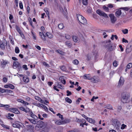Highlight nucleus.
Masks as SVG:
<instances>
[{
  "instance_id": "obj_19",
  "label": "nucleus",
  "mask_w": 132,
  "mask_h": 132,
  "mask_svg": "<svg viewBox=\"0 0 132 132\" xmlns=\"http://www.w3.org/2000/svg\"><path fill=\"white\" fill-rule=\"evenodd\" d=\"M83 77L84 78V79H88L89 80H92V79H91V78H90L89 76V74L88 75H85Z\"/></svg>"
},
{
  "instance_id": "obj_28",
  "label": "nucleus",
  "mask_w": 132,
  "mask_h": 132,
  "mask_svg": "<svg viewBox=\"0 0 132 132\" xmlns=\"http://www.w3.org/2000/svg\"><path fill=\"white\" fill-rule=\"evenodd\" d=\"M14 116V115L13 114H10L9 113L7 114V115H6V117L8 119H9V118H10L11 117H13Z\"/></svg>"
},
{
  "instance_id": "obj_4",
  "label": "nucleus",
  "mask_w": 132,
  "mask_h": 132,
  "mask_svg": "<svg viewBox=\"0 0 132 132\" xmlns=\"http://www.w3.org/2000/svg\"><path fill=\"white\" fill-rule=\"evenodd\" d=\"M112 125L115 127L116 129L119 130L120 129L121 123L117 119H112Z\"/></svg>"
},
{
  "instance_id": "obj_56",
  "label": "nucleus",
  "mask_w": 132,
  "mask_h": 132,
  "mask_svg": "<svg viewBox=\"0 0 132 132\" xmlns=\"http://www.w3.org/2000/svg\"><path fill=\"white\" fill-rule=\"evenodd\" d=\"M40 37L44 41H45L46 40V39L45 38V36L44 34L43 35H42V36H40Z\"/></svg>"
},
{
  "instance_id": "obj_51",
  "label": "nucleus",
  "mask_w": 132,
  "mask_h": 132,
  "mask_svg": "<svg viewBox=\"0 0 132 132\" xmlns=\"http://www.w3.org/2000/svg\"><path fill=\"white\" fill-rule=\"evenodd\" d=\"M31 33L32 34V36L33 39L34 40H36V38L35 35L34 34L33 32L32 31L31 32Z\"/></svg>"
},
{
  "instance_id": "obj_29",
  "label": "nucleus",
  "mask_w": 132,
  "mask_h": 132,
  "mask_svg": "<svg viewBox=\"0 0 132 132\" xmlns=\"http://www.w3.org/2000/svg\"><path fill=\"white\" fill-rule=\"evenodd\" d=\"M65 100L66 102L69 103H71L72 102V100L68 97L65 98Z\"/></svg>"
},
{
  "instance_id": "obj_57",
  "label": "nucleus",
  "mask_w": 132,
  "mask_h": 132,
  "mask_svg": "<svg viewBox=\"0 0 132 132\" xmlns=\"http://www.w3.org/2000/svg\"><path fill=\"white\" fill-rule=\"evenodd\" d=\"M22 68L23 69H24L25 70H27L28 69L27 65L25 64L23 66Z\"/></svg>"
},
{
  "instance_id": "obj_30",
  "label": "nucleus",
  "mask_w": 132,
  "mask_h": 132,
  "mask_svg": "<svg viewBox=\"0 0 132 132\" xmlns=\"http://www.w3.org/2000/svg\"><path fill=\"white\" fill-rule=\"evenodd\" d=\"M61 69L63 71H65L66 70V68L64 65H62L60 67Z\"/></svg>"
},
{
  "instance_id": "obj_47",
  "label": "nucleus",
  "mask_w": 132,
  "mask_h": 132,
  "mask_svg": "<svg viewBox=\"0 0 132 132\" xmlns=\"http://www.w3.org/2000/svg\"><path fill=\"white\" fill-rule=\"evenodd\" d=\"M127 46L132 49V43L131 42H129Z\"/></svg>"
},
{
  "instance_id": "obj_6",
  "label": "nucleus",
  "mask_w": 132,
  "mask_h": 132,
  "mask_svg": "<svg viewBox=\"0 0 132 132\" xmlns=\"http://www.w3.org/2000/svg\"><path fill=\"white\" fill-rule=\"evenodd\" d=\"M12 126L14 127L17 128L19 129L22 127V126L21 125L22 123L17 121H15L14 123L12 122Z\"/></svg>"
},
{
  "instance_id": "obj_54",
  "label": "nucleus",
  "mask_w": 132,
  "mask_h": 132,
  "mask_svg": "<svg viewBox=\"0 0 132 132\" xmlns=\"http://www.w3.org/2000/svg\"><path fill=\"white\" fill-rule=\"evenodd\" d=\"M113 64L114 67H116L118 65L117 61L116 60L114 61L113 63Z\"/></svg>"
},
{
  "instance_id": "obj_49",
  "label": "nucleus",
  "mask_w": 132,
  "mask_h": 132,
  "mask_svg": "<svg viewBox=\"0 0 132 132\" xmlns=\"http://www.w3.org/2000/svg\"><path fill=\"white\" fill-rule=\"evenodd\" d=\"M0 47L2 50H4L5 49V46L3 43L0 45Z\"/></svg>"
},
{
  "instance_id": "obj_17",
  "label": "nucleus",
  "mask_w": 132,
  "mask_h": 132,
  "mask_svg": "<svg viewBox=\"0 0 132 132\" xmlns=\"http://www.w3.org/2000/svg\"><path fill=\"white\" fill-rule=\"evenodd\" d=\"M121 10H119L116 12L115 15L117 17H119V16L121 14Z\"/></svg>"
},
{
  "instance_id": "obj_8",
  "label": "nucleus",
  "mask_w": 132,
  "mask_h": 132,
  "mask_svg": "<svg viewBox=\"0 0 132 132\" xmlns=\"http://www.w3.org/2000/svg\"><path fill=\"white\" fill-rule=\"evenodd\" d=\"M97 13L100 16H102L105 18H108L107 14L100 10H98L96 11Z\"/></svg>"
},
{
  "instance_id": "obj_35",
  "label": "nucleus",
  "mask_w": 132,
  "mask_h": 132,
  "mask_svg": "<svg viewBox=\"0 0 132 132\" xmlns=\"http://www.w3.org/2000/svg\"><path fill=\"white\" fill-rule=\"evenodd\" d=\"M121 31L124 34H126L128 33V30L127 29H125L123 30H122Z\"/></svg>"
},
{
  "instance_id": "obj_25",
  "label": "nucleus",
  "mask_w": 132,
  "mask_h": 132,
  "mask_svg": "<svg viewBox=\"0 0 132 132\" xmlns=\"http://www.w3.org/2000/svg\"><path fill=\"white\" fill-rule=\"evenodd\" d=\"M23 80L25 82H28L29 81V79L28 77H23Z\"/></svg>"
},
{
  "instance_id": "obj_32",
  "label": "nucleus",
  "mask_w": 132,
  "mask_h": 132,
  "mask_svg": "<svg viewBox=\"0 0 132 132\" xmlns=\"http://www.w3.org/2000/svg\"><path fill=\"white\" fill-rule=\"evenodd\" d=\"M103 9L106 12H109V8L108 7H106V6L104 5L103 6Z\"/></svg>"
},
{
  "instance_id": "obj_20",
  "label": "nucleus",
  "mask_w": 132,
  "mask_h": 132,
  "mask_svg": "<svg viewBox=\"0 0 132 132\" xmlns=\"http://www.w3.org/2000/svg\"><path fill=\"white\" fill-rule=\"evenodd\" d=\"M65 44L66 45L69 47H70L72 46V44L70 41H68L66 42Z\"/></svg>"
},
{
  "instance_id": "obj_1",
  "label": "nucleus",
  "mask_w": 132,
  "mask_h": 132,
  "mask_svg": "<svg viewBox=\"0 0 132 132\" xmlns=\"http://www.w3.org/2000/svg\"><path fill=\"white\" fill-rule=\"evenodd\" d=\"M105 47L108 51H112L115 49L116 46L113 45V43L111 42L110 40L105 41Z\"/></svg>"
},
{
  "instance_id": "obj_50",
  "label": "nucleus",
  "mask_w": 132,
  "mask_h": 132,
  "mask_svg": "<svg viewBox=\"0 0 132 132\" xmlns=\"http://www.w3.org/2000/svg\"><path fill=\"white\" fill-rule=\"evenodd\" d=\"M126 127H127V126L126 125L123 124L121 125V129L122 130L123 129Z\"/></svg>"
},
{
  "instance_id": "obj_18",
  "label": "nucleus",
  "mask_w": 132,
  "mask_h": 132,
  "mask_svg": "<svg viewBox=\"0 0 132 132\" xmlns=\"http://www.w3.org/2000/svg\"><path fill=\"white\" fill-rule=\"evenodd\" d=\"M46 35L48 38H52L53 37V35L49 32H46Z\"/></svg>"
},
{
  "instance_id": "obj_52",
  "label": "nucleus",
  "mask_w": 132,
  "mask_h": 132,
  "mask_svg": "<svg viewBox=\"0 0 132 132\" xmlns=\"http://www.w3.org/2000/svg\"><path fill=\"white\" fill-rule=\"evenodd\" d=\"M6 89L0 88V92L2 93H5Z\"/></svg>"
},
{
  "instance_id": "obj_39",
  "label": "nucleus",
  "mask_w": 132,
  "mask_h": 132,
  "mask_svg": "<svg viewBox=\"0 0 132 132\" xmlns=\"http://www.w3.org/2000/svg\"><path fill=\"white\" fill-rule=\"evenodd\" d=\"M56 115L57 116H59L60 118H61L62 120L64 119V118L63 117V115H61L60 113H58L56 114Z\"/></svg>"
},
{
  "instance_id": "obj_10",
  "label": "nucleus",
  "mask_w": 132,
  "mask_h": 132,
  "mask_svg": "<svg viewBox=\"0 0 132 132\" xmlns=\"http://www.w3.org/2000/svg\"><path fill=\"white\" fill-rule=\"evenodd\" d=\"M91 79L92 82L94 83L98 82L99 80V77L96 76H93Z\"/></svg>"
},
{
  "instance_id": "obj_26",
  "label": "nucleus",
  "mask_w": 132,
  "mask_h": 132,
  "mask_svg": "<svg viewBox=\"0 0 132 132\" xmlns=\"http://www.w3.org/2000/svg\"><path fill=\"white\" fill-rule=\"evenodd\" d=\"M105 108L108 109L113 110L112 106L110 105H106Z\"/></svg>"
},
{
  "instance_id": "obj_59",
  "label": "nucleus",
  "mask_w": 132,
  "mask_h": 132,
  "mask_svg": "<svg viewBox=\"0 0 132 132\" xmlns=\"http://www.w3.org/2000/svg\"><path fill=\"white\" fill-rule=\"evenodd\" d=\"M61 82L64 84H65L66 83V81L63 78H62V80H61Z\"/></svg>"
},
{
  "instance_id": "obj_15",
  "label": "nucleus",
  "mask_w": 132,
  "mask_h": 132,
  "mask_svg": "<svg viewBox=\"0 0 132 132\" xmlns=\"http://www.w3.org/2000/svg\"><path fill=\"white\" fill-rule=\"evenodd\" d=\"M12 112L16 114H18L20 113V111L16 108H12Z\"/></svg>"
},
{
  "instance_id": "obj_34",
  "label": "nucleus",
  "mask_w": 132,
  "mask_h": 132,
  "mask_svg": "<svg viewBox=\"0 0 132 132\" xmlns=\"http://www.w3.org/2000/svg\"><path fill=\"white\" fill-rule=\"evenodd\" d=\"M88 0H82V2L83 5H86L88 4Z\"/></svg>"
},
{
  "instance_id": "obj_7",
  "label": "nucleus",
  "mask_w": 132,
  "mask_h": 132,
  "mask_svg": "<svg viewBox=\"0 0 132 132\" xmlns=\"http://www.w3.org/2000/svg\"><path fill=\"white\" fill-rule=\"evenodd\" d=\"M124 78L121 77L119 81L118 84L117 85V87L119 88L122 86L124 84Z\"/></svg>"
},
{
  "instance_id": "obj_58",
  "label": "nucleus",
  "mask_w": 132,
  "mask_h": 132,
  "mask_svg": "<svg viewBox=\"0 0 132 132\" xmlns=\"http://www.w3.org/2000/svg\"><path fill=\"white\" fill-rule=\"evenodd\" d=\"M122 42L123 43H128V41L125 38H123L122 39Z\"/></svg>"
},
{
  "instance_id": "obj_14",
  "label": "nucleus",
  "mask_w": 132,
  "mask_h": 132,
  "mask_svg": "<svg viewBox=\"0 0 132 132\" xmlns=\"http://www.w3.org/2000/svg\"><path fill=\"white\" fill-rule=\"evenodd\" d=\"M37 104L38 105H37V106L38 105L39 106L41 107L44 108L46 111H47L48 110L47 108L45 105L40 103H38V104Z\"/></svg>"
},
{
  "instance_id": "obj_23",
  "label": "nucleus",
  "mask_w": 132,
  "mask_h": 132,
  "mask_svg": "<svg viewBox=\"0 0 132 132\" xmlns=\"http://www.w3.org/2000/svg\"><path fill=\"white\" fill-rule=\"evenodd\" d=\"M30 115L31 117L35 119L36 117H37L31 111V110H30Z\"/></svg>"
},
{
  "instance_id": "obj_36",
  "label": "nucleus",
  "mask_w": 132,
  "mask_h": 132,
  "mask_svg": "<svg viewBox=\"0 0 132 132\" xmlns=\"http://www.w3.org/2000/svg\"><path fill=\"white\" fill-rule=\"evenodd\" d=\"M127 68L129 69H130L132 67V63H129L127 66Z\"/></svg>"
},
{
  "instance_id": "obj_41",
  "label": "nucleus",
  "mask_w": 132,
  "mask_h": 132,
  "mask_svg": "<svg viewBox=\"0 0 132 132\" xmlns=\"http://www.w3.org/2000/svg\"><path fill=\"white\" fill-rule=\"evenodd\" d=\"M56 85L58 88L62 89L61 87H62V86L61 84H60V83L57 82Z\"/></svg>"
},
{
  "instance_id": "obj_2",
  "label": "nucleus",
  "mask_w": 132,
  "mask_h": 132,
  "mask_svg": "<svg viewBox=\"0 0 132 132\" xmlns=\"http://www.w3.org/2000/svg\"><path fill=\"white\" fill-rule=\"evenodd\" d=\"M44 123L41 121H39L36 127L39 129L42 128V130L40 132H48V128L44 125Z\"/></svg>"
},
{
  "instance_id": "obj_45",
  "label": "nucleus",
  "mask_w": 132,
  "mask_h": 132,
  "mask_svg": "<svg viewBox=\"0 0 132 132\" xmlns=\"http://www.w3.org/2000/svg\"><path fill=\"white\" fill-rule=\"evenodd\" d=\"M66 93H67V96H68L71 95L72 94V93L71 92L69 91V90H67L66 91Z\"/></svg>"
},
{
  "instance_id": "obj_43",
  "label": "nucleus",
  "mask_w": 132,
  "mask_h": 132,
  "mask_svg": "<svg viewBox=\"0 0 132 132\" xmlns=\"http://www.w3.org/2000/svg\"><path fill=\"white\" fill-rule=\"evenodd\" d=\"M73 63L74 64L77 65L79 63V61L77 60L76 59L73 61Z\"/></svg>"
},
{
  "instance_id": "obj_5",
  "label": "nucleus",
  "mask_w": 132,
  "mask_h": 132,
  "mask_svg": "<svg viewBox=\"0 0 132 132\" xmlns=\"http://www.w3.org/2000/svg\"><path fill=\"white\" fill-rule=\"evenodd\" d=\"M77 17L79 22L82 24L86 25L87 23V20L81 15L79 14H77Z\"/></svg>"
},
{
  "instance_id": "obj_3",
  "label": "nucleus",
  "mask_w": 132,
  "mask_h": 132,
  "mask_svg": "<svg viewBox=\"0 0 132 132\" xmlns=\"http://www.w3.org/2000/svg\"><path fill=\"white\" fill-rule=\"evenodd\" d=\"M130 96V95L129 93L127 92H123L121 94V101L123 103H127Z\"/></svg>"
},
{
  "instance_id": "obj_13",
  "label": "nucleus",
  "mask_w": 132,
  "mask_h": 132,
  "mask_svg": "<svg viewBox=\"0 0 132 132\" xmlns=\"http://www.w3.org/2000/svg\"><path fill=\"white\" fill-rule=\"evenodd\" d=\"M13 65L14 67V68L16 69L19 67L21 65L20 63L18 61H14L13 62Z\"/></svg>"
},
{
  "instance_id": "obj_42",
  "label": "nucleus",
  "mask_w": 132,
  "mask_h": 132,
  "mask_svg": "<svg viewBox=\"0 0 132 132\" xmlns=\"http://www.w3.org/2000/svg\"><path fill=\"white\" fill-rule=\"evenodd\" d=\"M29 120L32 123L34 124L36 123V121L34 119H29Z\"/></svg>"
},
{
  "instance_id": "obj_48",
  "label": "nucleus",
  "mask_w": 132,
  "mask_h": 132,
  "mask_svg": "<svg viewBox=\"0 0 132 132\" xmlns=\"http://www.w3.org/2000/svg\"><path fill=\"white\" fill-rule=\"evenodd\" d=\"M19 7L20 9H23V5H22V3L21 1L19 2Z\"/></svg>"
},
{
  "instance_id": "obj_31",
  "label": "nucleus",
  "mask_w": 132,
  "mask_h": 132,
  "mask_svg": "<svg viewBox=\"0 0 132 132\" xmlns=\"http://www.w3.org/2000/svg\"><path fill=\"white\" fill-rule=\"evenodd\" d=\"M56 52L59 53H60L61 55H64V53L62 51L60 50H56Z\"/></svg>"
},
{
  "instance_id": "obj_9",
  "label": "nucleus",
  "mask_w": 132,
  "mask_h": 132,
  "mask_svg": "<svg viewBox=\"0 0 132 132\" xmlns=\"http://www.w3.org/2000/svg\"><path fill=\"white\" fill-rule=\"evenodd\" d=\"M109 16L110 18L111 21L112 23H114L117 20L116 18L115 17L113 14H109Z\"/></svg>"
},
{
  "instance_id": "obj_53",
  "label": "nucleus",
  "mask_w": 132,
  "mask_h": 132,
  "mask_svg": "<svg viewBox=\"0 0 132 132\" xmlns=\"http://www.w3.org/2000/svg\"><path fill=\"white\" fill-rule=\"evenodd\" d=\"M21 103L25 105H28L29 104L27 102H25L23 100V101H21Z\"/></svg>"
},
{
  "instance_id": "obj_27",
  "label": "nucleus",
  "mask_w": 132,
  "mask_h": 132,
  "mask_svg": "<svg viewBox=\"0 0 132 132\" xmlns=\"http://www.w3.org/2000/svg\"><path fill=\"white\" fill-rule=\"evenodd\" d=\"M132 50V49L128 47V46H127V48L126 50V52L127 53H129Z\"/></svg>"
},
{
  "instance_id": "obj_44",
  "label": "nucleus",
  "mask_w": 132,
  "mask_h": 132,
  "mask_svg": "<svg viewBox=\"0 0 132 132\" xmlns=\"http://www.w3.org/2000/svg\"><path fill=\"white\" fill-rule=\"evenodd\" d=\"M9 87L12 89H13L14 88V86L11 84H9Z\"/></svg>"
},
{
  "instance_id": "obj_60",
  "label": "nucleus",
  "mask_w": 132,
  "mask_h": 132,
  "mask_svg": "<svg viewBox=\"0 0 132 132\" xmlns=\"http://www.w3.org/2000/svg\"><path fill=\"white\" fill-rule=\"evenodd\" d=\"M81 100V98H79L76 101V103L77 104H79V103L80 102V100Z\"/></svg>"
},
{
  "instance_id": "obj_46",
  "label": "nucleus",
  "mask_w": 132,
  "mask_h": 132,
  "mask_svg": "<svg viewBox=\"0 0 132 132\" xmlns=\"http://www.w3.org/2000/svg\"><path fill=\"white\" fill-rule=\"evenodd\" d=\"M43 64L44 65H45L46 67H50V66L49 64H47L46 62H43Z\"/></svg>"
},
{
  "instance_id": "obj_21",
  "label": "nucleus",
  "mask_w": 132,
  "mask_h": 132,
  "mask_svg": "<svg viewBox=\"0 0 132 132\" xmlns=\"http://www.w3.org/2000/svg\"><path fill=\"white\" fill-rule=\"evenodd\" d=\"M2 61H2L1 62V65H4V67H5V65L8 63V61L5 60L4 61L3 60Z\"/></svg>"
},
{
  "instance_id": "obj_63",
  "label": "nucleus",
  "mask_w": 132,
  "mask_h": 132,
  "mask_svg": "<svg viewBox=\"0 0 132 132\" xmlns=\"http://www.w3.org/2000/svg\"><path fill=\"white\" fill-rule=\"evenodd\" d=\"M65 37L67 39H69L71 37L70 35H67L65 36Z\"/></svg>"
},
{
  "instance_id": "obj_38",
  "label": "nucleus",
  "mask_w": 132,
  "mask_h": 132,
  "mask_svg": "<svg viewBox=\"0 0 132 132\" xmlns=\"http://www.w3.org/2000/svg\"><path fill=\"white\" fill-rule=\"evenodd\" d=\"M62 121H60L59 120H57L56 121L55 123L58 125H60L62 124Z\"/></svg>"
},
{
  "instance_id": "obj_16",
  "label": "nucleus",
  "mask_w": 132,
  "mask_h": 132,
  "mask_svg": "<svg viewBox=\"0 0 132 132\" xmlns=\"http://www.w3.org/2000/svg\"><path fill=\"white\" fill-rule=\"evenodd\" d=\"M70 120L68 119H65L63 121H62V124L66 123H68L70 122Z\"/></svg>"
},
{
  "instance_id": "obj_22",
  "label": "nucleus",
  "mask_w": 132,
  "mask_h": 132,
  "mask_svg": "<svg viewBox=\"0 0 132 132\" xmlns=\"http://www.w3.org/2000/svg\"><path fill=\"white\" fill-rule=\"evenodd\" d=\"M87 120L90 123H94L95 122V121L92 118H87Z\"/></svg>"
},
{
  "instance_id": "obj_33",
  "label": "nucleus",
  "mask_w": 132,
  "mask_h": 132,
  "mask_svg": "<svg viewBox=\"0 0 132 132\" xmlns=\"http://www.w3.org/2000/svg\"><path fill=\"white\" fill-rule=\"evenodd\" d=\"M15 27L16 29L17 30V31L19 33V34H20V33L21 34V32H22L21 30H20L19 27H18V26H16Z\"/></svg>"
},
{
  "instance_id": "obj_64",
  "label": "nucleus",
  "mask_w": 132,
  "mask_h": 132,
  "mask_svg": "<svg viewBox=\"0 0 132 132\" xmlns=\"http://www.w3.org/2000/svg\"><path fill=\"white\" fill-rule=\"evenodd\" d=\"M22 132H29L28 130L26 128L23 129L22 131Z\"/></svg>"
},
{
  "instance_id": "obj_40",
  "label": "nucleus",
  "mask_w": 132,
  "mask_h": 132,
  "mask_svg": "<svg viewBox=\"0 0 132 132\" xmlns=\"http://www.w3.org/2000/svg\"><path fill=\"white\" fill-rule=\"evenodd\" d=\"M15 52L16 53H19L20 52V50L19 49V48L17 47H16L15 48Z\"/></svg>"
},
{
  "instance_id": "obj_12",
  "label": "nucleus",
  "mask_w": 132,
  "mask_h": 132,
  "mask_svg": "<svg viewBox=\"0 0 132 132\" xmlns=\"http://www.w3.org/2000/svg\"><path fill=\"white\" fill-rule=\"evenodd\" d=\"M19 108L20 109L26 113L29 112L30 111V109L27 107L25 109L23 106H21L19 107Z\"/></svg>"
},
{
  "instance_id": "obj_55",
  "label": "nucleus",
  "mask_w": 132,
  "mask_h": 132,
  "mask_svg": "<svg viewBox=\"0 0 132 132\" xmlns=\"http://www.w3.org/2000/svg\"><path fill=\"white\" fill-rule=\"evenodd\" d=\"M29 19L30 20L29 21L30 23V24L32 28H34V26L32 25V22L31 20V19L30 18H29Z\"/></svg>"
},
{
  "instance_id": "obj_24",
  "label": "nucleus",
  "mask_w": 132,
  "mask_h": 132,
  "mask_svg": "<svg viewBox=\"0 0 132 132\" xmlns=\"http://www.w3.org/2000/svg\"><path fill=\"white\" fill-rule=\"evenodd\" d=\"M72 38L73 40L75 42H77L78 41V37L76 36H72Z\"/></svg>"
},
{
  "instance_id": "obj_11",
  "label": "nucleus",
  "mask_w": 132,
  "mask_h": 132,
  "mask_svg": "<svg viewBox=\"0 0 132 132\" xmlns=\"http://www.w3.org/2000/svg\"><path fill=\"white\" fill-rule=\"evenodd\" d=\"M28 128L27 130L29 132H34V127L33 125H26Z\"/></svg>"
},
{
  "instance_id": "obj_37",
  "label": "nucleus",
  "mask_w": 132,
  "mask_h": 132,
  "mask_svg": "<svg viewBox=\"0 0 132 132\" xmlns=\"http://www.w3.org/2000/svg\"><path fill=\"white\" fill-rule=\"evenodd\" d=\"M58 27L60 29H62L63 27V25L62 23H60L58 25Z\"/></svg>"
},
{
  "instance_id": "obj_62",
  "label": "nucleus",
  "mask_w": 132,
  "mask_h": 132,
  "mask_svg": "<svg viewBox=\"0 0 132 132\" xmlns=\"http://www.w3.org/2000/svg\"><path fill=\"white\" fill-rule=\"evenodd\" d=\"M122 109V107L121 106H119L118 108V111L119 112Z\"/></svg>"
},
{
  "instance_id": "obj_61",
  "label": "nucleus",
  "mask_w": 132,
  "mask_h": 132,
  "mask_svg": "<svg viewBox=\"0 0 132 132\" xmlns=\"http://www.w3.org/2000/svg\"><path fill=\"white\" fill-rule=\"evenodd\" d=\"M7 78L5 77H4L3 79V81L4 82H7Z\"/></svg>"
}]
</instances>
